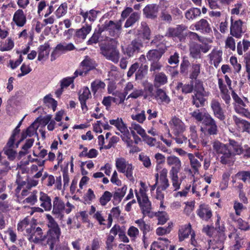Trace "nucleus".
I'll list each match as a JSON object with an SVG mask.
<instances>
[{
	"label": "nucleus",
	"instance_id": "nucleus-56",
	"mask_svg": "<svg viewBox=\"0 0 250 250\" xmlns=\"http://www.w3.org/2000/svg\"><path fill=\"white\" fill-rule=\"evenodd\" d=\"M155 158L157 162L156 170L158 171L159 169L161 168L160 165L164 164L165 162V157L162 154L157 153L155 155Z\"/></svg>",
	"mask_w": 250,
	"mask_h": 250
},
{
	"label": "nucleus",
	"instance_id": "nucleus-46",
	"mask_svg": "<svg viewBox=\"0 0 250 250\" xmlns=\"http://www.w3.org/2000/svg\"><path fill=\"white\" fill-rule=\"evenodd\" d=\"M67 11V4L64 2L61 4L58 9L55 12V14L57 18L59 19L64 16Z\"/></svg>",
	"mask_w": 250,
	"mask_h": 250
},
{
	"label": "nucleus",
	"instance_id": "nucleus-35",
	"mask_svg": "<svg viewBox=\"0 0 250 250\" xmlns=\"http://www.w3.org/2000/svg\"><path fill=\"white\" fill-rule=\"evenodd\" d=\"M140 18V13L134 12L131 14L129 18L126 21L124 27L128 28L132 26L134 24L139 21Z\"/></svg>",
	"mask_w": 250,
	"mask_h": 250
},
{
	"label": "nucleus",
	"instance_id": "nucleus-16",
	"mask_svg": "<svg viewBox=\"0 0 250 250\" xmlns=\"http://www.w3.org/2000/svg\"><path fill=\"white\" fill-rule=\"evenodd\" d=\"M137 199L144 216L149 215L151 209V204L148 197L146 194L143 195L141 200V197L137 195Z\"/></svg>",
	"mask_w": 250,
	"mask_h": 250
},
{
	"label": "nucleus",
	"instance_id": "nucleus-1",
	"mask_svg": "<svg viewBox=\"0 0 250 250\" xmlns=\"http://www.w3.org/2000/svg\"><path fill=\"white\" fill-rule=\"evenodd\" d=\"M167 162L168 166H172L169 174L172 182V186L175 190L180 188L182 180L179 181L178 173L181 168V162L180 159L174 155L168 156L167 158Z\"/></svg>",
	"mask_w": 250,
	"mask_h": 250
},
{
	"label": "nucleus",
	"instance_id": "nucleus-10",
	"mask_svg": "<svg viewBox=\"0 0 250 250\" xmlns=\"http://www.w3.org/2000/svg\"><path fill=\"white\" fill-rule=\"evenodd\" d=\"M157 49L150 50L146 54L147 60L150 62L159 61L167 50L166 46L162 43L157 44Z\"/></svg>",
	"mask_w": 250,
	"mask_h": 250
},
{
	"label": "nucleus",
	"instance_id": "nucleus-39",
	"mask_svg": "<svg viewBox=\"0 0 250 250\" xmlns=\"http://www.w3.org/2000/svg\"><path fill=\"white\" fill-rule=\"evenodd\" d=\"M201 10L198 8H191L185 13L186 18L188 20H193L201 15Z\"/></svg>",
	"mask_w": 250,
	"mask_h": 250
},
{
	"label": "nucleus",
	"instance_id": "nucleus-34",
	"mask_svg": "<svg viewBox=\"0 0 250 250\" xmlns=\"http://www.w3.org/2000/svg\"><path fill=\"white\" fill-rule=\"evenodd\" d=\"M25 118V116L20 121L17 126L13 130L12 135H11L8 142L7 143V146L9 147H11L15 143V138L17 136L19 135L20 132V127L22 124V122Z\"/></svg>",
	"mask_w": 250,
	"mask_h": 250
},
{
	"label": "nucleus",
	"instance_id": "nucleus-19",
	"mask_svg": "<svg viewBox=\"0 0 250 250\" xmlns=\"http://www.w3.org/2000/svg\"><path fill=\"white\" fill-rule=\"evenodd\" d=\"M13 21L18 27H22L25 25L26 22V17L22 9H18L15 12Z\"/></svg>",
	"mask_w": 250,
	"mask_h": 250
},
{
	"label": "nucleus",
	"instance_id": "nucleus-53",
	"mask_svg": "<svg viewBox=\"0 0 250 250\" xmlns=\"http://www.w3.org/2000/svg\"><path fill=\"white\" fill-rule=\"evenodd\" d=\"M236 176L240 180L246 182L247 180L250 179V171H241L238 172Z\"/></svg>",
	"mask_w": 250,
	"mask_h": 250
},
{
	"label": "nucleus",
	"instance_id": "nucleus-14",
	"mask_svg": "<svg viewBox=\"0 0 250 250\" xmlns=\"http://www.w3.org/2000/svg\"><path fill=\"white\" fill-rule=\"evenodd\" d=\"M169 124L174 135L181 134L185 130V125L184 123L178 118L173 117L170 120Z\"/></svg>",
	"mask_w": 250,
	"mask_h": 250
},
{
	"label": "nucleus",
	"instance_id": "nucleus-58",
	"mask_svg": "<svg viewBox=\"0 0 250 250\" xmlns=\"http://www.w3.org/2000/svg\"><path fill=\"white\" fill-rule=\"evenodd\" d=\"M91 96V93L88 87H84L82 94L79 97V100L86 101Z\"/></svg>",
	"mask_w": 250,
	"mask_h": 250
},
{
	"label": "nucleus",
	"instance_id": "nucleus-11",
	"mask_svg": "<svg viewBox=\"0 0 250 250\" xmlns=\"http://www.w3.org/2000/svg\"><path fill=\"white\" fill-rule=\"evenodd\" d=\"M210 107L214 116L221 121L226 119L225 110L221 106V104L217 100L213 99L210 103Z\"/></svg>",
	"mask_w": 250,
	"mask_h": 250
},
{
	"label": "nucleus",
	"instance_id": "nucleus-64",
	"mask_svg": "<svg viewBox=\"0 0 250 250\" xmlns=\"http://www.w3.org/2000/svg\"><path fill=\"white\" fill-rule=\"evenodd\" d=\"M143 138L144 141L151 146H155L158 143L155 138H152L146 134Z\"/></svg>",
	"mask_w": 250,
	"mask_h": 250
},
{
	"label": "nucleus",
	"instance_id": "nucleus-62",
	"mask_svg": "<svg viewBox=\"0 0 250 250\" xmlns=\"http://www.w3.org/2000/svg\"><path fill=\"white\" fill-rule=\"evenodd\" d=\"M81 66H85L86 68H88L89 70H92L95 67L91 60L87 57H86V58L81 62Z\"/></svg>",
	"mask_w": 250,
	"mask_h": 250
},
{
	"label": "nucleus",
	"instance_id": "nucleus-48",
	"mask_svg": "<svg viewBox=\"0 0 250 250\" xmlns=\"http://www.w3.org/2000/svg\"><path fill=\"white\" fill-rule=\"evenodd\" d=\"M56 48L59 51L65 52L74 50L75 47L72 43H69L68 44L64 43L57 44V45L56 46Z\"/></svg>",
	"mask_w": 250,
	"mask_h": 250
},
{
	"label": "nucleus",
	"instance_id": "nucleus-36",
	"mask_svg": "<svg viewBox=\"0 0 250 250\" xmlns=\"http://www.w3.org/2000/svg\"><path fill=\"white\" fill-rule=\"evenodd\" d=\"M34 141V139L33 138L26 140L24 145L22 146V150L19 152L18 158L19 160L28 153V150L32 146Z\"/></svg>",
	"mask_w": 250,
	"mask_h": 250
},
{
	"label": "nucleus",
	"instance_id": "nucleus-17",
	"mask_svg": "<svg viewBox=\"0 0 250 250\" xmlns=\"http://www.w3.org/2000/svg\"><path fill=\"white\" fill-rule=\"evenodd\" d=\"M196 213L201 219L206 221H208L212 215L211 208L206 204L200 205Z\"/></svg>",
	"mask_w": 250,
	"mask_h": 250
},
{
	"label": "nucleus",
	"instance_id": "nucleus-3",
	"mask_svg": "<svg viewBox=\"0 0 250 250\" xmlns=\"http://www.w3.org/2000/svg\"><path fill=\"white\" fill-rule=\"evenodd\" d=\"M46 217L49 228L47 233V242L50 243V248L52 249L53 244L59 240L61 230L57 223L50 215H47Z\"/></svg>",
	"mask_w": 250,
	"mask_h": 250
},
{
	"label": "nucleus",
	"instance_id": "nucleus-51",
	"mask_svg": "<svg viewBox=\"0 0 250 250\" xmlns=\"http://www.w3.org/2000/svg\"><path fill=\"white\" fill-rule=\"evenodd\" d=\"M112 194L108 191H105L100 198V202L102 206H104L111 200Z\"/></svg>",
	"mask_w": 250,
	"mask_h": 250
},
{
	"label": "nucleus",
	"instance_id": "nucleus-47",
	"mask_svg": "<svg viewBox=\"0 0 250 250\" xmlns=\"http://www.w3.org/2000/svg\"><path fill=\"white\" fill-rule=\"evenodd\" d=\"M190 65V62L188 60L184 59L180 64V73L184 76H187L188 75V68Z\"/></svg>",
	"mask_w": 250,
	"mask_h": 250
},
{
	"label": "nucleus",
	"instance_id": "nucleus-41",
	"mask_svg": "<svg viewBox=\"0 0 250 250\" xmlns=\"http://www.w3.org/2000/svg\"><path fill=\"white\" fill-rule=\"evenodd\" d=\"M105 84L103 81L96 79L91 83V88L92 92L95 94L97 91L101 89H104Z\"/></svg>",
	"mask_w": 250,
	"mask_h": 250
},
{
	"label": "nucleus",
	"instance_id": "nucleus-25",
	"mask_svg": "<svg viewBox=\"0 0 250 250\" xmlns=\"http://www.w3.org/2000/svg\"><path fill=\"white\" fill-rule=\"evenodd\" d=\"M231 96L233 100H234L235 104V107H239L240 109L241 108L245 107L249 104V102L248 99L243 97L242 99L234 91H232L231 92Z\"/></svg>",
	"mask_w": 250,
	"mask_h": 250
},
{
	"label": "nucleus",
	"instance_id": "nucleus-13",
	"mask_svg": "<svg viewBox=\"0 0 250 250\" xmlns=\"http://www.w3.org/2000/svg\"><path fill=\"white\" fill-rule=\"evenodd\" d=\"M231 25L230 27V34L236 38H240L243 33L242 24L243 22L241 20L233 21L232 17L230 19Z\"/></svg>",
	"mask_w": 250,
	"mask_h": 250
},
{
	"label": "nucleus",
	"instance_id": "nucleus-20",
	"mask_svg": "<svg viewBox=\"0 0 250 250\" xmlns=\"http://www.w3.org/2000/svg\"><path fill=\"white\" fill-rule=\"evenodd\" d=\"M229 149L231 151L233 158L236 155L241 154L244 150L240 144L234 140L229 139V143L227 144Z\"/></svg>",
	"mask_w": 250,
	"mask_h": 250
},
{
	"label": "nucleus",
	"instance_id": "nucleus-61",
	"mask_svg": "<svg viewBox=\"0 0 250 250\" xmlns=\"http://www.w3.org/2000/svg\"><path fill=\"white\" fill-rule=\"evenodd\" d=\"M14 46L13 41L11 39L7 40V42L3 46L0 47V50L1 51H6L11 50Z\"/></svg>",
	"mask_w": 250,
	"mask_h": 250
},
{
	"label": "nucleus",
	"instance_id": "nucleus-24",
	"mask_svg": "<svg viewBox=\"0 0 250 250\" xmlns=\"http://www.w3.org/2000/svg\"><path fill=\"white\" fill-rule=\"evenodd\" d=\"M39 199L41 202V206L45 210L49 211L51 209V199L47 194L41 192Z\"/></svg>",
	"mask_w": 250,
	"mask_h": 250
},
{
	"label": "nucleus",
	"instance_id": "nucleus-26",
	"mask_svg": "<svg viewBox=\"0 0 250 250\" xmlns=\"http://www.w3.org/2000/svg\"><path fill=\"white\" fill-rule=\"evenodd\" d=\"M155 99L158 102L168 104L170 102V98L167 95L166 92L161 88H156Z\"/></svg>",
	"mask_w": 250,
	"mask_h": 250
},
{
	"label": "nucleus",
	"instance_id": "nucleus-18",
	"mask_svg": "<svg viewBox=\"0 0 250 250\" xmlns=\"http://www.w3.org/2000/svg\"><path fill=\"white\" fill-rule=\"evenodd\" d=\"M139 38H141L144 40L150 39L151 30L146 22H142L140 28L137 30Z\"/></svg>",
	"mask_w": 250,
	"mask_h": 250
},
{
	"label": "nucleus",
	"instance_id": "nucleus-29",
	"mask_svg": "<svg viewBox=\"0 0 250 250\" xmlns=\"http://www.w3.org/2000/svg\"><path fill=\"white\" fill-rule=\"evenodd\" d=\"M222 51L215 50H213L208 55L210 61H213L211 64H213L216 68H217L222 61Z\"/></svg>",
	"mask_w": 250,
	"mask_h": 250
},
{
	"label": "nucleus",
	"instance_id": "nucleus-32",
	"mask_svg": "<svg viewBox=\"0 0 250 250\" xmlns=\"http://www.w3.org/2000/svg\"><path fill=\"white\" fill-rule=\"evenodd\" d=\"M135 223L138 225V227L141 231H143V240L145 244V239L146 238V234L150 231L151 228L149 224H146L143 219H140L135 221Z\"/></svg>",
	"mask_w": 250,
	"mask_h": 250
},
{
	"label": "nucleus",
	"instance_id": "nucleus-28",
	"mask_svg": "<svg viewBox=\"0 0 250 250\" xmlns=\"http://www.w3.org/2000/svg\"><path fill=\"white\" fill-rule=\"evenodd\" d=\"M167 83V77L164 72H158L155 74L154 80V85L158 88Z\"/></svg>",
	"mask_w": 250,
	"mask_h": 250
},
{
	"label": "nucleus",
	"instance_id": "nucleus-31",
	"mask_svg": "<svg viewBox=\"0 0 250 250\" xmlns=\"http://www.w3.org/2000/svg\"><path fill=\"white\" fill-rule=\"evenodd\" d=\"M127 187L124 186L121 188H118L114 193L113 203L114 205H117L122 200L123 197L125 194Z\"/></svg>",
	"mask_w": 250,
	"mask_h": 250
},
{
	"label": "nucleus",
	"instance_id": "nucleus-22",
	"mask_svg": "<svg viewBox=\"0 0 250 250\" xmlns=\"http://www.w3.org/2000/svg\"><path fill=\"white\" fill-rule=\"evenodd\" d=\"M176 88L177 90H181V92L184 94L191 93L194 90V81L191 80L188 83L178 82Z\"/></svg>",
	"mask_w": 250,
	"mask_h": 250
},
{
	"label": "nucleus",
	"instance_id": "nucleus-6",
	"mask_svg": "<svg viewBox=\"0 0 250 250\" xmlns=\"http://www.w3.org/2000/svg\"><path fill=\"white\" fill-rule=\"evenodd\" d=\"M100 27L101 31H107L110 36L118 37L122 30V21H106Z\"/></svg>",
	"mask_w": 250,
	"mask_h": 250
},
{
	"label": "nucleus",
	"instance_id": "nucleus-9",
	"mask_svg": "<svg viewBox=\"0 0 250 250\" xmlns=\"http://www.w3.org/2000/svg\"><path fill=\"white\" fill-rule=\"evenodd\" d=\"M143 47L144 44L142 40L137 38L133 40L123 50V52L128 58H131L140 53Z\"/></svg>",
	"mask_w": 250,
	"mask_h": 250
},
{
	"label": "nucleus",
	"instance_id": "nucleus-49",
	"mask_svg": "<svg viewBox=\"0 0 250 250\" xmlns=\"http://www.w3.org/2000/svg\"><path fill=\"white\" fill-rule=\"evenodd\" d=\"M14 144L11 147H9L6 145L3 149L4 154L8 156L9 159L10 160H14L17 154V152L12 149V147H14Z\"/></svg>",
	"mask_w": 250,
	"mask_h": 250
},
{
	"label": "nucleus",
	"instance_id": "nucleus-4",
	"mask_svg": "<svg viewBox=\"0 0 250 250\" xmlns=\"http://www.w3.org/2000/svg\"><path fill=\"white\" fill-rule=\"evenodd\" d=\"M101 53L107 60L117 63L120 58V53L116 45L106 43L100 45Z\"/></svg>",
	"mask_w": 250,
	"mask_h": 250
},
{
	"label": "nucleus",
	"instance_id": "nucleus-54",
	"mask_svg": "<svg viewBox=\"0 0 250 250\" xmlns=\"http://www.w3.org/2000/svg\"><path fill=\"white\" fill-rule=\"evenodd\" d=\"M131 118L133 120L137 121L139 123H143L146 118L145 111L142 110L140 113L135 115L132 114Z\"/></svg>",
	"mask_w": 250,
	"mask_h": 250
},
{
	"label": "nucleus",
	"instance_id": "nucleus-50",
	"mask_svg": "<svg viewBox=\"0 0 250 250\" xmlns=\"http://www.w3.org/2000/svg\"><path fill=\"white\" fill-rule=\"evenodd\" d=\"M154 85L152 84H148L145 87V90L146 94L145 95L144 99H146L148 96L151 98H155V94L156 93V89H154Z\"/></svg>",
	"mask_w": 250,
	"mask_h": 250
},
{
	"label": "nucleus",
	"instance_id": "nucleus-57",
	"mask_svg": "<svg viewBox=\"0 0 250 250\" xmlns=\"http://www.w3.org/2000/svg\"><path fill=\"white\" fill-rule=\"evenodd\" d=\"M172 225V223H171V225L169 224L167 228L159 227L157 228L156 229V234L158 235L161 236L169 233L171 231Z\"/></svg>",
	"mask_w": 250,
	"mask_h": 250
},
{
	"label": "nucleus",
	"instance_id": "nucleus-21",
	"mask_svg": "<svg viewBox=\"0 0 250 250\" xmlns=\"http://www.w3.org/2000/svg\"><path fill=\"white\" fill-rule=\"evenodd\" d=\"M52 213L58 216L61 214L64 209L65 205L64 202L59 197H55L53 200Z\"/></svg>",
	"mask_w": 250,
	"mask_h": 250
},
{
	"label": "nucleus",
	"instance_id": "nucleus-44",
	"mask_svg": "<svg viewBox=\"0 0 250 250\" xmlns=\"http://www.w3.org/2000/svg\"><path fill=\"white\" fill-rule=\"evenodd\" d=\"M250 47V42L243 40V43L242 44L241 42H239L237 43V49L238 54L239 55H242L243 54V50L244 51H246Z\"/></svg>",
	"mask_w": 250,
	"mask_h": 250
},
{
	"label": "nucleus",
	"instance_id": "nucleus-43",
	"mask_svg": "<svg viewBox=\"0 0 250 250\" xmlns=\"http://www.w3.org/2000/svg\"><path fill=\"white\" fill-rule=\"evenodd\" d=\"M192 117L194 118L198 122H204V119L206 116H209L210 114L208 112H205L203 114L199 109H196L193 112L190 113Z\"/></svg>",
	"mask_w": 250,
	"mask_h": 250
},
{
	"label": "nucleus",
	"instance_id": "nucleus-45",
	"mask_svg": "<svg viewBox=\"0 0 250 250\" xmlns=\"http://www.w3.org/2000/svg\"><path fill=\"white\" fill-rule=\"evenodd\" d=\"M191 226L189 225L184 229H181L179 230V241H183L185 238H188L191 233Z\"/></svg>",
	"mask_w": 250,
	"mask_h": 250
},
{
	"label": "nucleus",
	"instance_id": "nucleus-52",
	"mask_svg": "<svg viewBox=\"0 0 250 250\" xmlns=\"http://www.w3.org/2000/svg\"><path fill=\"white\" fill-rule=\"evenodd\" d=\"M176 137L174 138L176 142L178 144H182L184 142L187 143V142H188L189 146L191 148H195L196 146L191 145L190 144V142L189 140H188L187 138L185 136L182 135L181 134L175 135Z\"/></svg>",
	"mask_w": 250,
	"mask_h": 250
},
{
	"label": "nucleus",
	"instance_id": "nucleus-30",
	"mask_svg": "<svg viewBox=\"0 0 250 250\" xmlns=\"http://www.w3.org/2000/svg\"><path fill=\"white\" fill-rule=\"evenodd\" d=\"M103 31H101L100 26H98V29L95 30L94 33L92 37L87 41V43L88 45H91L94 43H97L100 41L104 40V37L102 36Z\"/></svg>",
	"mask_w": 250,
	"mask_h": 250
},
{
	"label": "nucleus",
	"instance_id": "nucleus-8",
	"mask_svg": "<svg viewBox=\"0 0 250 250\" xmlns=\"http://www.w3.org/2000/svg\"><path fill=\"white\" fill-rule=\"evenodd\" d=\"M210 48L211 46L207 43L199 44L192 42L189 44V55L194 59H201L202 57L201 52L206 53L210 50Z\"/></svg>",
	"mask_w": 250,
	"mask_h": 250
},
{
	"label": "nucleus",
	"instance_id": "nucleus-2",
	"mask_svg": "<svg viewBox=\"0 0 250 250\" xmlns=\"http://www.w3.org/2000/svg\"><path fill=\"white\" fill-rule=\"evenodd\" d=\"M213 149L217 154H221L220 162L224 165L232 164L235 161L231 151L227 144H224L218 141L213 143Z\"/></svg>",
	"mask_w": 250,
	"mask_h": 250
},
{
	"label": "nucleus",
	"instance_id": "nucleus-37",
	"mask_svg": "<svg viewBox=\"0 0 250 250\" xmlns=\"http://www.w3.org/2000/svg\"><path fill=\"white\" fill-rule=\"evenodd\" d=\"M201 64L200 63H193L190 71L189 78L193 81L196 80L200 74Z\"/></svg>",
	"mask_w": 250,
	"mask_h": 250
},
{
	"label": "nucleus",
	"instance_id": "nucleus-33",
	"mask_svg": "<svg viewBox=\"0 0 250 250\" xmlns=\"http://www.w3.org/2000/svg\"><path fill=\"white\" fill-rule=\"evenodd\" d=\"M50 45L49 43H45L43 45H40L38 48V60L42 61L45 57H48L49 54Z\"/></svg>",
	"mask_w": 250,
	"mask_h": 250
},
{
	"label": "nucleus",
	"instance_id": "nucleus-5",
	"mask_svg": "<svg viewBox=\"0 0 250 250\" xmlns=\"http://www.w3.org/2000/svg\"><path fill=\"white\" fill-rule=\"evenodd\" d=\"M200 130L207 136L214 137L218 134L219 128L217 122L210 115L206 116L205 118L204 122H202Z\"/></svg>",
	"mask_w": 250,
	"mask_h": 250
},
{
	"label": "nucleus",
	"instance_id": "nucleus-38",
	"mask_svg": "<svg viewBox=\"0 0 250 250\" xmlns=\"http://www.w3.org/2000/svg\"><path fill=\"white\" fill-rule=\"evenodd\" d=\"M91 30V26L89 24H86V26H83L81 29L76 30L75 36L79 39H84L87 35L89 33Z\"/></svg>",
	"mask_w": 250,
	"mask_h": 250
},
{
	"label": "nucleus",
	"instance_id": "nucleus-23",
	"mask_svg": "<svg viewBox=\"0 0 250 250\" xmlns=\"http://www.w3.org/2000/svg\"><path fill=\"white\" fill-rule=\"evenodd\" d=\"M194 26L196 30L200 31L202 33H209L211 31L210 24L206 20L204 19L196 22Z\"/></svg>",
	"mask_w": 250,
	"mask_h": 250
},
{
	"label": "nucleus",
	"instance_id": "nucleus-60",
	"mask_svg": "<svg viewBox=\"0 0 250 250\" xmlns=\"http://www.w3.org/2000/svg\"><path fill=\"white\" fill-rule=\"evenodd\" d=\"M115 238L112 235H109L105 241V249L106 250H112L114 246L113 242H114Z\"/></svg>",
	"mask_w": 250,
	"mask_h": 250
},
{
	"label": "nucleus",
	"instance_id": "nucleus-40",
	"mask_svg": "<svg viewBox=\"0 0 250 250\" xmlns=\"http://www.w3.org/2000/svg\"><path fill=\"white\" fill-rule=\"evenodd\" d=\"M121 214V210L119 207L113 208L111 210V213L109 214L108 216V223L107 225V228H110L111 226L112 223V216L116 218L119 217Z\"/></svg>",
	"mask_w": 250,
	"mask_h": 250
},
{
	"label": "nucleus",
	"instance_id": "nucleus-27",
	"mask_svg": "<svg viewBox=\"0 0 250 250\" xmlns=\"http://www.w3.org/2000/svg\"><path fill=\"white\" fill-rule=\"evenodd\" d=\"M204 92H194L192 95V103L196 107L203 106L205 102L204 96Z\"/></svg>",
	"mask_w": 250,
	"mask_h": 250
},
{
	"label": "nucleus",
	"instance_id": "nucleus-55",
	"mask_svg": "<svg viewBox=\"0 0 250 250\" xmlns=\"http://www.w3.org/2000/svg\"><path fill=\"white\" fill-rule=\"evenodd\" d=\"M37 193V190L33 191L30 196L24 199L23 202L24 203H29L32 205H34L37 202V196L36 195Z\"/></svg>",
	"mask_w": 250,
	"mask_h": 250
},
{
	"label": "nucleus",
	"instance_id": "nucleus-12",
	"mask_svg": "<svg viewBox=\"0 0 250 250\" xmlns=\"http://www.w3.org/2000/svg\"><path fill=\"white\" fill-rule=\"evenodd\" d=\"M184 26L182 25H178L175 27H169L168 28L166 36L169 38L177 37L180 42H183L185 40V37L183 35Z\"/></svg>",
	"mask_w": 250,
	"mask_h": 250
},
{
	"label": "nucleus",
	"instance_id": "nucleus-59",
	"mask_svg": "<svg viewBox=\"0 0 250 250\" xmlns=\"http://www.w3.org/2000/svg\"><path fill=\"white\" fill-rule=\"evenodd\" d=\"M194 92H204L205 89L203 86V82L200 80H194Z\"/></svg>",
	"mask_w": 250,
	"mask_h": 250
},
{
	"label": "nucleus",
	"instance_id": "nucleus-15",
	"mask_svg": "<svg viewBox=\"0 0 250 250\" xmlns=\"http://www.w3.org/2000/svg\"><path fill=\"white\" fill-rule=\"evenodd\" d=\"M143 14L146 18L154 20L157 18L159 11V6L156 4L146 5L143 10Z\"/></svg>",
	"mask_w": 250,
	"mask_h": 250
},
{
	"label": "nucleus",
	"instance_id": "nucleus-42",
	"mask_svg": "<svg viewBox=\"0 0 250 250\" xmlns=\"http://www.w3.org/2000/svg\"><path fill=\"white\" fill-rule=\"evenodd\" d=\"M188 158L190 160V163L191 167L194 170V173L198 172L199 168L201 167V164L195 156L191 153L188 154Z\"/></svg>",
	"mask_w": 250,
	"mask_h": 250
},
{
	"label": "nucleus",
	"instance_id": "nucleus-63",
	"mask_svg": "<svg viewBox=\"0 0 250 250\" xmlns=\"http://www.w3.org/2000/svg\"><path fill=\"white\" fill-rule=\"evenodd\" d=\"M112 94V96H114V97L117 99V103H116V104H123L124 102L125 97L122 95L121 92L116 90L115 91L113 92Z\"/></svg>",
	"mask_w": 250,
	"mask_h": 250
},
{
	"label": "nucleus",
	"instance_id": "nucleus-7",
	"mask_svg": "<svg viewBox=\"0 0 250 250\" xmlns=\"http://www.w3.org/2000/svg\"><path fill=\"white\" fill-rule=\"evenodd\" d=\"M116 167L119 172L125 173L130 181L134 180L133 176V166L129 164L124 158L120 157L116 159Z\"/></svg>",
	"mask_w": 250,
	"mask_h": 250
}]
</instances>
